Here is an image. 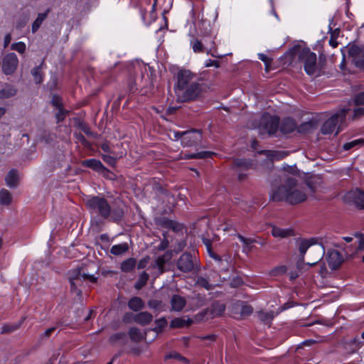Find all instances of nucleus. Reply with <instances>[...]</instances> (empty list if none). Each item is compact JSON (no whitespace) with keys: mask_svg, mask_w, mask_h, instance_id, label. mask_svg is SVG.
<instances>
[{"mask_svg":"<svg viewBox=\"0 0 364 364\" xmlns=\"http://www.w3.org/2000/svg\"><path fill=\"white\" fill-rule=\"evenodd\" d=\"M177 83L174 91L177 100L181 102L197 100L204 90L203 83L196 73L189 70H180L176 75Z\"/></svg>","mask_w":364,"mask_h":364,"instance_id":"nucleus-1","label":"nucleus"},{"mask_svg":"<svg viewBox=\"0 0 364 364\" xmlns=\"http://www.w3.org/2000/svg\"><path fill=\"white\" fill-rule=\"evenodd\" d=\"M91 215H96L114 223L120 222L124 217V210L119 206H112L108 200L99 196H92L85 202Z\"/></svg>","mask_w":364,"mask_h":364,"instance_id":"nucleus-2","label":"nucleus"},{"mask_svg":"<svg viewBox=\"0 0 364 364\" xmlns=\"http://www.w3.org/2000/svg\"><path fill=\"white\" fill-rule=\"evenodd\" d=\"M271 198L273 201H285L295 205L306 200V194L304 188L298 186L295 178H287L282 186L272 191Z\"/></svg>","mask_w":364,"mask_h":364,"instance_id":"nucleus-3","label":"nucleus"},{"mask_svg":"<svg viewBox=\"0 0 364 364\" xmlns=\"http://www.w3.org/2000/svg\"><path fill=\"white\" fill-rule=\"evenodd\" d=\"M298 60L303 63L305 73L310 75L320 76L324 73L326 63L325 56L320 55L317 62L316 54L309 48H299L296 52Z\"/></svg>","mask_w":364,"mask_h":364,"instance_id":"nucleus-4","label":"nucleus"},{"mask_svg":"<svg viewBox=\"0 0 364 364\" xmlns=\"http://www.w3.org/2000/svg\"><path fill=\"white\" fill-rule=\"evenodd\" d=\"M252 124L253 128L257 129L260 135L274 134L279 128V118L272 116L268 113L263 114L258 121Z\"/></svg>","mask_w":364,"mask_h":364,"instance_id":"nucleus-5","label":"nucleus"},{"mask_svg":"<svg viewBox=\"0 0 364 364\" xmlns=\"http://www.w3.org/2000/svg\"><path fill=\"white\" fill-rule=\"evenodd\" d=\"M85 279H88L91 282H96L97 277L94 275L87 274L85 273H81L80 269H76L69 272V281L70 283V289L72 291H74L77 296L81 295V290L78 289Z\"/></svg>","mask_w":364,"mask_h":364,"instance_id":"nucleus-6","label":"nucleus"},{"mask_svg":"<svg viewBox=\"0 0 364 364\" xmlns=\"http://www.w3.org/2000/svg\"><path fill=\"white\" fill-rule=\"evenodd\" d=\"M349 109H342L336 114L326 120L321 127V133L323 134H329L333 133L339 122H343L346 117L347 112Z\"/></svg>","mask_w":364,"mask_h":364,"instance_id":"nucleus-7","label":"nucleus"},{"mask_svg":"<svg viewBox=\"0 0 364 364\" xmlns=\"http://www.w3.org/2000/svg\"><path fill=\"white\" fill-rule=\"evenodd\" d=\"M177 268L182 272H190L198 267L197 259L190 252H184L178 259Z\"/></svg>","mask_w":364,"mask_h":364,"instance_id":"nucleus-8","label":"nucleus"},{"mask_svg":"<svg viewBox=\"0 0 364 364\" xmlns=\"http://www.w3.org/2000/svg\"><path fill=\"white\" fill-rule=\"evenodd\" d=\"M18 59L14 53H8L4 56L2 60V71L6 75L13 74L18 66Z\"/></svg>","mask_w":364,"mask_h":364,"instance_id":"nucleus-9","label":"nucleus"},{"mask_svg":"<svg viewBox=\"0 0 364 364\" xmlns=\"http://www.w3.org/2000/svg\"><path fill=\"white\" fill-rule=\"evenodd\" d=\"M348 55L356 67L364 69V46H351L348 48Z\"/></svg>","mask_w":364,"mask_h":364,"instance_id":"nucleus-10","label":"nucleus"},{"mask_svg":"<svg viewBox=\"0 0 364 364\" xmlns=\"http://www.w3.org/2000/svg\"><path fill=\"white\" fill-rule=\"evenodd\" d=\"M202 139V134L199 129H191L186 131L183 138L181 139V144L183 146H193L197 145Z\"/></svg>","mask_w":364,"mask_h":364,"instance_id":"nucleus-11","label":"nucleus"},{"mask_svg":"<svg viewBox=\"0 0 364 364\" xmlns=\"http://www.w3.org/2000/svg\"><path fill=\"white\" fill-rule=\"evenodd\" d=\"M193 50L195 53L206 52L209 54L213 49H215V41L212 39L210 40V43L203 45L202 40L193 39L191 41Z\"/></svg>","mask_w":364,"mask_h":364,"instance_id":"nucleus-12","label":"nucleus"},{"mask_svg":"<svg viewBox=\"0 0 364 364\" xmlns=\"http://www.w3.org/2000/svg\"><path fill=\"white\" fill-rule=\"evenodd\" d=\"M203 242L206 246L208 251L209 252V255L214 259L218 264V269L220 272L224 271L226 272L228 270V259H225L226 264L223 267V259L217 254L213 252L211 250V241L209 239L203 238Z\"/></svg>","mask_w":364,"mask_h":364,"instance_id":"nucleus-13","label":"nucleus"},{"mask_svg":"<svg viewBox=\"0 0 364 364\" xmlns=\"http://www.w3.org/2000/svg\"><path fill=\"white\" fill-rule=\"evenodd\" d=\"M343 261V256L338 250H333L328 253L327 262L331 269L338 268Z\"/></svg>","mask_w":364,"mask_h":364,"instance_id":"nucleus-14","label":"nucleus"},{"mask_svg":"<svg viewBox=\"0 0 364 364\" xmlns=\"http://www.w3.org/2000/svg\"><path fill=\"white\" fill-rule=\"evenodd\" d=\"M347 198L351 200L356 207L364 209V191L358 189L350 191Z\"/></svg>","mask_w":364,"mask_h":364,"instance_id":"nucleus-15","label":"nucleus"},{"mask_svg":"<svg viewBox=\"0 0 364 364\" xmlns=\"http://www.w3.org/2000/svg\"><path fill=\"white\" fill-rule=\"evenodd\" d=\"M82 165L85 167L92 168L98 173H108V169L102 164V163L97 159H90L85 160Z\"/></svg>","mask_w":364,"mask_h":364,"instance_id":"nucleus-16","label":"nucleus"},{"mask_svg":"<svg viewBox=\"0 0 364 364\" xmlns=\"http://www.w3.org/2000/svg\"><path fill=\"white\" fill-rule=\"evenodd\" d=\"M296 129V123L292 118L284 119L279 126V129L283 134H290Z\"/></svg>","mask_w":364,"mask_h":364,"instance_id":"nucleus-17","label":"nucleus"},{"mask_svg":"<svg viewBox=\"0 0 364 364\" xmlns=\"http://www.w3.org/2000/svg\"><path fill=\"white\" fill-rule=\"evenodd\" d=\"M186 304V300L184 297L174 294L171 299V310L174 311H181Z\"/></svg>","mask_w":364,"mask_h":364,"instance_id":"nucleus-18","label":"nucleus"},{"mask_svg":"<svg viewBox=\"0 0 364 364\" xmlns=\"http://www.w3.org/2000/svg\"><path fill=\"white\" fill-rule=\"evenodd\" d=\"M153 316L147 311H141L134 316L133 320L141 326L148 325L151 322Z\"/></svg>","mask_w":364,"mask_h":364,"instance_id":"nucleus-19","label":"nucleus"},{"mask_svg":"<svg viewBox=\"0 0 364 364\" xmlns=\"http://www.w3.org/2000/svg\"><path fill=\"white\" fill-rule=\"evenodd\" d=\"M16 93L17 89L15 86L6 83L0 90V99L4 100L10 98L15 96Z\"/></svg>","mask_w":364,"mask_h":364,"instance_id":"nucleus-20","label":"nucleus"},{"mask_svg":"<svg viewBox=\"0 0 364 364\" xmlns=\"http://www.w3.org/2000/svg\"><path fill=\"white\" fill-rule=\"evenodd\" d=\"M272 235L274 237L285 238L293 235V230L290 228H281L277 226H272L271 230Z\"/></svg>","mask_w":364,"mask_h":364,"instance_id":"nucleus-21","label":"nucleus"},{"mask_svg":"<svg viewBox=\"0 0 364 364\" xmlns=\"http://www.w3.org/2000/svg\"><path fill=\"white\" fill-rule=\"evenodd\" d=\"M225 310V305L218 301L212 303L211 306L208 309V311L212 317H216L221 316Z\"/></svg>","mask_w":364,"mask_h":364,"instance_id":"nucleus-22","label":"nucleus"},{"mask_svg":"<svg viewBox=\"0 0 364 364\" xmlns=\"http://www.w3.org/2000/svg\"><path fill=\"white\" fill-rule=\"evenodd\" d=\"M252 166L253 163L251 160L245 159H236L234 160V167L237 168V170L247 171L252 168Z\"/></svg>","mask_w":364,"mask_h":364,"instance_id":"nucleus-23","label":"nucleus"},{"mask_svg":"<svg viewBox=\"0 0 364 364\" xmlns=\"http://www.w3.org/2000/svg\"><path fill=\"white\" fill-rule=\"evenodd\" d=\"M316 244L315 239L311 238L310 240H304L301 241L299 245V250L301 255V260H304V255L307 250L313 245Z\"/></svg>","mask_w":364,"mask_h":364,"instance_id":"nucleus-24","label":"nucleus"},{"mask_svg":"<svg viewBox=\"0 0 364 364\" xmlns=\"http://www.w3.org/2000/svg\"><path fill=\"white\" fill-rule=\"evenodd\" d=\"M128 306L130 309L138 311L144 308V303L140 297L134 296L129 299Z\"/></svg>","mask_w":364,"mask_h":364,"instance_id":"nucleus-25","label":"nucleus"},{"mask_svg":"<svg viewBox=\"0 0 364 364\" xmlns=\"http://www.w3.org/2000/svg\"><path fill=\"white\" fill-rule=\"evenodd\" d=\"M50 12V9H48L45 12L38 14L36 19L33 21L32 24V33H36L38 28L41 27L43 21L47 18L48 14Z\"/></svg>","mask_w":364,"mask_h":364,"instance_id":"nucleus-26","label":"nucleus"},{"mask_svg":"<svg viewBox=\"0 0 364 364\" xmlns=\"http://www.w3.org/2000/svg\"><path fill=\"white\" fill-rule=\"evenodd\" d=\"M18 173L16 170H11L6 176L5 181L8 186L14 188L18 184Z\"/></svg>","mask_w":364,"mask_h":364,"instance_id":"nucleus-27","label":"nucleus"},{"mask_svg":"<svg viewBox=\"0 0 364 364\" xmlns=\"http://www.w3.org/2000/svg\"><path fill=\"white\" fill-rule=\"evenodd\" d=\"M237 237L244 244L242 252L245 254H248L252 250V245L256 242V240L252 238L245 237L240 234H237Z\"/></svg>","mask_w":364,"mask_h":364,"instance_id":"nucleus-28","label":"nucleus"},{"mask_svg":"<svg viewBox=\"0 0 364 364\" xmlns=\"http://www.w3.org/2000/svg\"><path fill=\"white\" fill-rule=\"evenodd\" d=\"M168 258L166 255L158 257L155 263L153 265V268L158 269V274H161L164 272V265L167 262Z\"/></svg>","mask_w":364,"mask_h":364,"instance_id":"nucleus-29","label":"nucleus"},{"mask_svg":"<svg viewBox=\"0 0 364 364\" xmlns=\"http://www.w3.org/2000/svg\"><path fill=\"white\" fill-rule=\"evenodd\" d=\"M363 343L360 340L358 337H355L350 341L346 343V348L349 349L350 352L354 353L358 350Z\"/></svg>","mask_w":364,"mask_h":364,"instance_id":"nucleus-30","label":"nucleus"},{"mask_svg":"<svg viewBox=\"0 0 364 364\" xmlns=\"http://www.w3.org/2000/svg\"><path fill=\"white\" fill-rule=\"evenodd\" d=\"M136 264V260L134 258L130 257L124 261H123L121 264V269L124 272H129L134 269Z\"/></svg>","mask_w":364,"mask_h":364,"instance_id":"nucleus-31","label":"nucleus"},{"mask_svg":"<svg viewBox=\"0 0 364 364\" xmlns=\"http://www.w3.org/2000/svg\"><path fill=\"white\" fill-rule=\"evenodd\" d=\"M43 65H44V63L43 61L38 66L34 68L31 70V75H33L36 84H40L43 82V74L42 72V69H43Z\"/></svg>","mask_w":364,"mask_h":364,"instance_id":"nucleus-32","label":"nucleus"},{"mask_svg":"<svg viewBox=\"0 0 364 364\" xmlns=\"http://www.w3.org/2000/svg\"><path fill=\"white\" fill-rule=\"evenodd\" d=\"M192 323V320L190 318H176L171 321V327L172 328H182L188 326Z\"/></svg>","mask_w":364,"mask_h":364,"instance_id":"nucleus-33","label":"nucleus"},{"mask_svg":"<svg viewBox=\"0 0 364 364\" xmlns=\"http://www.w3.org/2000/svg\"><path fill=\"white\" fill-rule=\"evenodd\" d=\"M129 336L130 339L134 342H140L144 338L141 331L136 327H132L129 330Z\"/></svg>","mask_w":364,"mask_h":364,"instance_id":"nucleus-34","label":"nucleus"},{"mask_svg":"<svg viewBox=\"0 0 364 364\" xmlns=\"http://www.w3.org/2000/svg\"><path fill=\"white\" fill-rule=\"evenodd\" d=\"M129 250L128 244L124 242L113 245L110 249V252L114 255H121Z\"/></svg>","mask_w":364,"mask_h":364,"instance_id":"nucleus-35","label":"nucleus"},{"mask_svg":"<svg viewBox=\"0 0 364 364\" xmlns=\"http://www.w3.org/2000/svg\"><path fill=\"white\" fill-rule=\"evenodd\" d=\"M163 225L165 228L171 229L174 232L181 231L183 228L181 223L168 219H164Z\"/></svg>","mask_w":364,"mask_h":364,"instance_id":"nucleus-36","label":"nucleus"},{"mask_svg":"<svg viewBox=\"0 0 364 364\" xmlns=\"http://www.w3.org/2000/svg\"><path fill=\"white\" fill-rule=\"evenodd\" d=\"M257 316L258 318L264 323H270L272 319L274 318V311H259L257 312Z\"/></svg>","mask_w":364,"mask_h":364,"instance_id":"nucleus-37","label":"nucleus"},{"mask_svg":"<svg viewBox=\"0 0 364 364\" xmlns=\"http://www.w3.org/2000/svg\"><path fill=\"white\" fill-rule=\"evenodd\" d=\"M12 200V196L11 193L6 189H1L0 191V204L4 205H9Z\"/></svg>","mask_w":364,"mask_h":364,"instance_id":"nucleus-38","label":"nucleus"},{"mask_svg":"<svg viewBox=\"0 0 364 364\" xmlns=\"http://www.w3.org/2000/svg\"><path fill=\"white\" fill-rule=\"evenodd\" d=\"M24 318L21 319V321L18 323H12V324H4L1 328V333H11L16 331L20 328L22 323L24 321Z\"/></svg>","mask_w":364,"mask_h":364,"instance_id":"nucleus-39","label":"nucleus"},{"mask_svg":"<svg viewBox=\"0 0 364 364\" xmlns=\"http://www.w3.org/2000/svg\"><path fill=\"white\" fill-rule=\"evenodd\" d=\"M313 250L315 252L316 255L311 263L308 262L309 265H314L320 261L325 252L324 247L321 245H318L317 247H314Z\"/></svg>","mask_w":364,"mask_h":364,"instance_id":"nucleus-40","label":"nucleus"},{"mask_svg":"<svg viewBox=\"0 0 364 364\" xmlns=\"http://www.w3.org/2000/svg\"><path fill=\"white\" fill-rule=\"evenodd\" d=\"M109 341L113 343L120 342L124 345L127 343V334L123 332L116 333L109 337Z\"/></svg>","mask_w":364,"mask_h":364,"instance_id":"nucleus-41","label":"nucleus"},{"mask_svg":"<svg viewBox=\"0 0 364 364\" xmlns=\"http://www.w3.org/2000/svg\"><path fill=\"white\" fill-rule=\"evenodd\" d=\"M149 276L146 272H142L139 275L137 282L134 284L135 289H141L144 286H145L149 279Z\"/></svg>","mask_w":364,"mask_h":364,"instance_id":"nucleus-42","label":"nucleus"},{"mask_svg":"<svg viewBox=\"0 0 364 364\" xmlns=\"http://www.w3.org/2000/svg\"><path fill=\"white\" fill-rule=\"evenodd\" d=\"M196 284L207 290L213 289L215 287V285L210 284L208 279L203 277H197Z\"/></svg>","mask_w":364,"mask_h":364,"instance_id":"nucleus-43","label":"nucleus"},{"mask_svg":"<svg viewBox=\"0 0 364 364\" xmlns=\"http://www.w3.org/2000/svg\"><path fill=\"white\" fill-rule=\"evenodd\" d=\"M364 144V139H355L353 141H351L350 142H347L344 144L343 145V149L345 150H350L355 146H361Z\"/></svg>","mask_w":364,"mask_h":364,"instance_id":"nucleus-44","label":"nucleus"},{"mask_svg":"<svg viewBox=\"0 0 364 364\" xmlns=\"http://www.w3.org/2000/svg\"><path fill=\"white\" fill-rule=\"evenodd\" d=\"M213 154V152L210 151H200L194 154H191L188 155L189 159H206L210 157Z\"/></svg>","mask_w":364,"mask_h":364,"instance_id":"nucleus-45","label":"nucleus"},{"mask_svg":"<svg viewBox=\"0 0 364 364\" xmlns=\"http://www.w3.org/2000/svg\"><path fill=\"white\" fill-rule=\"evenodd\" d=\"M287 272V268L286 266H279L275 267L271 271V275L272 276H279L284 274Z\"/></svg>","mask_w":364,"mask_h":364,"instance_id":"nucleus-46","label":"nucleus"},{"mask_svg":"<svg viewBox=\"0 0 364 364\" xmlns=\"http://www.w3.org/2000/svg\"><path fill=\"white\" fill-rule=\"evenodd\" d=\"M50 103L53 107H55L57 109L63 107L62 98L57 95H53L52 96Z\"/></svg>","mask_w":364,"mask_h":364,"instance_id":"nucleus-47","label":"nucleus"},{"mask_svg":"<svg viewBox=\"0 0 364 364\" xmlns=\"http://www.w3.org/2000/svg\"><path fill=\"white\" fill-rule=\"evenodd\" d=\"M26 44L23 42L14 43L11 45V49L15 50L19 53H23L26 51Z\"/></svg>","mask_w":364,"mask_h":364,"instance_id":"nucleus-48","label":"nucleus"},{"mask_svg":"<svg viewBox=\"0 0 364 364\" xmlns=\"http://www.w3.org/2000/svg\"><path fill=\"white\" fill-rule=\"evenodd\" d=\"M156 326L154 328V331L156 332H160L167 324L166 320L164 318L158 319L155 322Z\"/></svg>","mask_w":364,"mask_h":364,"instance_id":"nucleus-49","label":"nucleus"},{"mask_svg":"<svg viewBox=\"0 0 364 364\" xmlns=\"http://www.w3.org/2000/svg\"><path fill=\"white\" fill-rule=\"evenodd\" d=\"M148 306L149 308L155 310H161L162 308V301L156 299H151L149 301Z\"/></svg>","mask_w":364,"mask_h":364,"instance_id":"nucleus-50","label":"nucleus"},{"mask_svg":"<svg viewBox=\"0 0 364 364\" xmlns=\"http://www.w3.org/2000/svg\"><path fill=\"white\" fill-rule=\"evenodd\" d=\"M312 124L311 122H305L301 124L298 127H296L299 133L304 134L308 132L311 129Z\"/></svg>","mask_w":364,"mask_h":364,"instance_id":"nucleus-51","label":"nucleus"},{"mask_svg":"<svg viewBox=\"0 0 364 364\" xmlns=\"http://www.w3.org/2000/svg\"><path fill=\"white\" fill-rule=\"evenodd\" d=\"M68 113V111L64 109L63 107L58 109V112L55 114V117L57 119V122H63Z\"/></svg>","mask_w":364,"mask_h":364,"instance_id":"nucleus-52","label":"nucleus"},{"mask_svg":"<svg viewBox=\"0 0 364 364\" xmlns=\"http://www.w3.org/2000/svg\"><path fill=\"white\" fill-rule=\"evenodd\" d=\"M253 312V308L250 305H244L241 308L240 315L242 316H248Z\"/></svg>","mask_w":364,"mask_h":364,"instance_id":"nucleus-53","label":"nucleus"},{"mask_svg":"<svg viewBox=\"0 0 364 364\" xmlns=\"http://www.w3.org/2000/svg\"><path fill=\"white\" fill-rule=\"evenodd\" d=\"M102 159L104 160V161L108 165L111 166H114L116 164V158L110 156V155H103L102 156Z\"/></svg>","mask_w":364,"mask_h":364,"instance_id":"nucleus-54","label":"nucleus"},{"mask_svg":"<svg viewBox=\"0 0 364 364\" xmlns=\"http://www.w3.org/2000/svg\"><path fill=\"white\" fill-rule=\"evenodd\" d=\"M150 257L149 256H146L141 259H140L137 264V268L139 269H144L146 267L149 262Z\"/></svg>","mask_w":364,"mask_h":364,"instance_id":"nucleus-55","label":"nucleus"},{"mask_svg":"<svg viewBox=\"0 0 364 364\" xmlns=\"http://www.w3.org/2000/svg\"><path fill=\"white\" fill-rule=\"evenodd\" d=\"M354 102L356 105H364V92L355 95Z\"/></svg>","mask_w":364,"mask_h":364,"instance_id":"nucleus-56","label":"nucleus"},{"mask_svg":"<svg viewBox=\"0 0 364 364\" xmlns=\"http://www.w3.org/2000/svg\"><path fill=\"white\" fill-rule=\"evenodd\" d=\"M287 155L288 154L286 151H274L272 154V156L273 157L274 159L280 160L286 157Z\"/></svg>","mask_w":364,"mask_h":364,"instance_id":"nucleus-57","label":"nucleus"},{"mask_svg":"<svg viewBox=\"0 0 364 364\" xmlns=\"http://www.w3.org/2000/svg\"><path fill=\"white\" fill-rule=\"evenodd\" d=\"M205 66L206 68H209V67H212V66H214L215 68H219L220 62L218 60L208 59V60H206Z\"/></svg>","mask_w":364,"mask_h":364,"instance_id":"nucleus-58","label":"nucleus"},{"mask_svg":"<svg viewBox=\"0 0 364 364\" xmlns=\"http://www.w3.org/2000/svg\"><path fill=\"white\" fill-rule=\"evenodd\" d=\"M355 236L359 237V245L358 249L362 250L364 248V234L363 233H355Z\"/></svg>","mask_w":364,"mask_h":364,"instance_id":"nucleus-59","label":"nucleus"},{"mask_svg":"<svg viewBox=\"0 0 364 364\" xmlns=\"http://www.w3.org/2000/svg\"><path fill=\"white\" fill-rule=\"evenodd\" d=\"M80 127L85 134L88 136L92 135V132L87 124L82 123L80 124Z\"/></svg>","mask_w":364,"mask_h":364,"instance_id":"nucleus-60","label":"nucleus"},{"mask_svg":"<svg viewBox=\"0 0 364 364\" xmlns=\"http://www.w3.org/2000/svg\"><path fill=\"white\" fill-rule=\"evenodd\" d=\"M238 171L237 173V179L239 181H244L247 178V173H245V171L237 170Z\"/></svg>","mask_w":364,"mask_h":364,"instance_id":"nucleus-61","label":"nucleus"},{"mask_svg":"<svg viewBox=\"0 0 364 364\" xmlns=\"http://www.w3.org/2000/svg\"><path fill=\"white\" fill-rule=\"evenodd\" d=\"M258 56H259V59L260 60H262V62H264L265 65H266V67L267 68L268 65L271 63L270 60L267 58V56L266 55L263 54V53H259L258 55Z\"/></svg>","mask_w":364,"mask_h":364,"instance_id":"nucleus-62","label":"nucleus"},{"mask_svg":"<svg viewBox=\"0 0 364 364\" xmlns=\"http://www.w3.org/2000/svg\"><path fill=\"white\" fill-rule=\"evenodd\" d=\"M364 114V108L358 107L354 109V117H360Z\"/></svg>","mask_w":364,"mask_h":364,"instance_id":"nucleus-63","label":"nucleus"},{"mask_svg":"<svg viewBox=\"0 0 364 364\" xmlns=\"http://www.w3.org/2000/svg\"><path fill=\"white\" fill-rule=\"evenodd\" d=\"M75 136L79 141L82 142V144H87V140L85 137L81 133H75Z\"/></svg>","mask_w":364,"mask_h":364,"instance_id":"nucleus-64","label":"nucleus"}]
</instances>
